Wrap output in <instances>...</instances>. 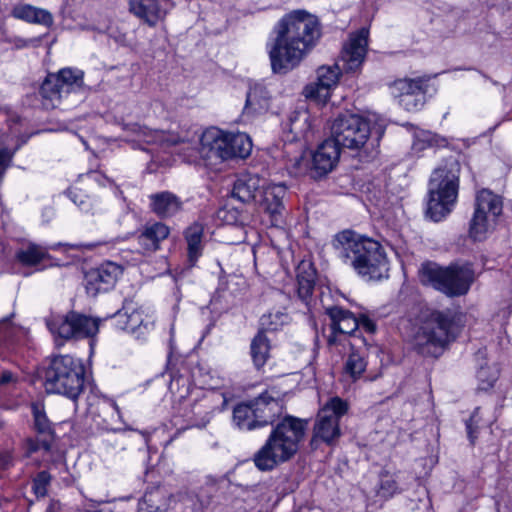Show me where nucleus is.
<instances>
[{
    "mask_svg": "<svg viewBox=\"0 0 512 512\" xmlns=\"http://www.w3.org/2000/svg\"><path fill=\"white\" fill-rule=\"evenodd\" d=\"M322 35L318 17L306 10H293L277 24V36L269 50L274 73L286 74L296 68L317 45Z\"/></svg>",
    "mask_w": 512,
    "mask_h": 512,
    "instance_id": "nucleus-1",
    "label": "nucleus"
},
{
    "mask_svg": "<svg viewBox=\"0 0 512 512\" xmlns=\"http://www.w3.org/2000/svg\"><path fill=\"white\" fill-rule=\"evenodd\" d=\"M337 257L369 280L388 277L389 264L382 245L351 231L338 233L333 240Z\"/></svg>",
    "mask_w": 512,
    "mask_h": 512,
    "instance_id": "nucleus-2",
    "label": "nucleus"
},
{
    "mask_svg": "<svg viewBox=\"0 0 512 512\" xmlns=\"http://www.w3.org/2000/svg\"><path fill=\"white\" fill-rule=\"evenodd\" d=\"M368 36L369 31L366 28L350 34L338 62L320 66L316 71V81L305 86L303 95L318 103H326L331 96V90L338 83L341 72H356L361 68L367 53Z\"/></svg>",
    "mask_w": 512,
    "mask_h": 512,
    "instance_id": "nucleus-3",
    "label": "nucleus"
},
{
    "mask_svg": "<svg viewBox=\"0 0 512 512\" xmlns=\"http://www.w3.org/2000/svg\"><path fill=\"white\" fill-rule=\"evenodd\" d=\"M308 421L286 415L272 428L263 446L254 454L253 462L260 471H271L291 460L303 442Z\"/></svg>",
    "mask_w": 512,
    "mask_h": 512,
    "instance_id": "nucleus-4",
    "label": "nucleus"
},
{
    "mask_svg": "<svg viewBox=\"0 0 512 512\" xmlns=\"http://www.w3.org/2000/svg\"><path fill=\"white\" fill-rule=\"evenodd\" d=\"M43 385L47 393L77 401L84 389L85 367L70 354H53L43 361Z\"/></svg>",
    "mask_w": 512,
    "mask_h": 512,
    "instance_id": "nucleus-5",
    "label": "nucleus"
},
{
    "mask_svg": "<svg viewBox=\"0 0 512 512\" xmlns=\"http://www.w3.org/2000/svg\"><path fill=\"white\" fill-rule=\"evenodd\" d=\"M375 116H361L358 114L344 113L337 116L331 124V137L340 147L354 151L363 150L370 154L379 144L382 131H377V136H372V124Z\"/></svg>",
    "mask_w": 512,
    "mask_h": 512,
    "instance_id": "nucleus-6",
    "label": "nucleus"
},
{
    "mask_svg": "<svg viewBox=\"0 0 512 512\" xmlns=\"http://www.w3.org/2000/svg\"><path fill=\"white\" fill-rule=\"evenodd\" d=\"M418 275L422 284L430 285L450 297L466 294L474 281V271L468 263H454L444 268L426 262L421 265Z\"/></svg>",
    "mask_w": 512,
    "mask_h": 512,
    "instance_id": "nucleus-7",
    "label": "nucleus"
},
{
    "mask_svg": "<svg viewBox=\"0 0 512 512\" xmlns=\"http://www.w3.org/2000/svg\"><path fill=\"white\" fill-rule=\"evenodd\" d=\"M458 163L436 168L429 182L426 215L433 221L443 220L452 211L458 196Z\"/></svg>",
    "mask_w": 512,
    "mask_h": 512,
    "instance_id": "nucleus-8",
    "label": "nucleus"
},
{
    "mask_svg": "<svg viewBox=\"0 0 512 512\" xmlns=\"http://www.w3.org/2000/svg\"><path fill=\"white\" fill-rule=\"evenodd\" d=\"M461 329L460 322L413 323L410 342L419 354L436 358L456 339Z\"/></svg>",
    "mask_w": 512,
    "mask_h": 512,
    "instance_id": "nucleus-9",
    "label": "nucleus"
},
{
    "mask_svg": "<svg viewBox=\"0 0 512 512\" xmlns=\"http://www.w3.org/2000/svg\"><path fill=\"white\" fill-rule=\"evenodd\" d=\"M200 153L203 157L220 160L246 158L252 151V142L245 133H227L212 127L205 130L200 138Z\"/></svg>",
    "mask_w": 512,
    "mask_h": 512,
    "instance_id": "nucleus-10",
    "label": "nucleus"
},
{
    "mask_svg": "<svg viewBox=\"0 0 512 512\" xmlns=\"http://www.w3.org/2000/svg\"><path fill=\"white\" fill-rule=\"evenodd\" d=\"M503 214V198L483 188L476 192L468 235L473 241L486 240L497 228Z\"/></svg>",
    "mask_w": 512,
    "mask_h": 512,
    "instance_id": "nucleus-11",
    "label": "nucleus"
},
{
    "mask_svg": "<svg viewBox=\"0 0 512 512\" xmlns=\"http://www.w3.org/2000/svg\"><path fill=\"white\" fill-rule=\"evenodd\" d=\"M348 411V403L339 397L331 398L318 412L314 422L310 446L317 449L321 443L332 446L341 436L339 421Z\"/></svg>",
    "mask_w": 512,
    "mask_h": 512,
    "instance_id": "nucleus-12",
    "label": "nucleus"
},
{
    "mask_svg": "<svg viewBox=\"0 0 512 512\" xmlns=\"http://www.w3.org/2000/svg\"><path fill=\"white\" fill-rule=\"evenodd\" d=\"M83 76V71L69 67L57 73H49L40 88L43 106L46 109L56 108L62 98L81 89Z\"/></svg>",
    "mask_w": 512,
    "mask_h": 512,
    "instance_id": "nucleus-13",
    "label": "nucleus"
},
{
    "mask_svg": "<svg viewBox=\"0 0 512 512\" xmlns=\"http://www.w3.org/2000/svg\"><path fill=\"white\" fill-rule=\"evenodd\" d=\"M122 274V268L114 262H105L84 275V286L88 295L95 297L110 291Z\"/></svg>",
    "mask_w": 512,
    "mask_h": 512,
    "instance_id": "nucleus-14",
    "label": "nucleus"
},
{
    "mask_svg": "<svg viewBox=\"0 0 512 512\" xmlns=\"http://www.w3.org/2000/svg\"><path fill=\"white\" fill-rule=\"evenodd\" d=\"M99 322H47L56 347L67 341L93 337L98 333Z\"/></svg>",
    "mask_w": 512,
    "mask_h": 512,
    "instance_id": "nucleus-15",
    "label": "nucleus"
},
{
    "mask_svg": "<svg viewBox=\"0 0 512 512\" xmlns=\"http://www.w3.org/2000/svg\"><path fill=\"white\" fill-rule=\"evenodd\" d=\"M267 179L258 174L242 173L234 182L232 195L242 203H258L262 189L265 188Z\"/></svg>",
    "mask_w": 512,
    "mask_h": 512,
    "instance_id": "nucleus-16",
    "label": "nucleus"
},
{
    "mask_svg": "<svg viewBox=\"0 0 512 512\" xmlns=\"http://www.w3.org/2000/svg\"><path fill=\"white\" fill-rule=\"evenodd\" d=\"M250 402L259 428L273 424L283 413L284 407L281 400L273 397L268 391Z\"/></svg>",
    "mask_w": 512,
    "mask_h": 512,
    "instance_id": "nucleus-17",
    "label": "nucleus"
},
{
    "mask_svg": "<svg viewBox=\"0 0 512 512\" xmlns=\"http://www.w3.org/2000/svg\"><path fill=\"white\" fill-rule=\"evenodd\" d=\"M287 187L284 183H268L262 189L258 203L270 214L273 222H278L284 211L283 199L286 196Z\"/></svg>",
    "mask_w": 512,
    "mask_h": 512,
    "instance_id": "nucleus-18",
    "label": "nucleus"
},
{
    "mask_svg": "<svg viewBox=\"0 0 512 512\" xmlns=\"http://www.w3.org/2000/svg\"><path fill=\"white\" fill-rule=\"evenodd\" d=\"M340 157V146L331 137L323 141L313 154L312 167L314 171L319 175H326L331 172Z\"/></svg>",
    "mask_w": 512,
    "mask_h": 512,
    "instance_id": "nucleus-19",
    "label": "nucleus"
},
{
    "mask_svg": "<svg viewBox=\"0 0 512 512\" xmlns=\"http://www.w3.org/2000/svg\"><path fill=\"white\" fill-rule=\"evenodd\" d=\"M392 308L384 306L375 310H368L363 307H357L356 311H350L341 306L335 305L326 309L330 320H378L391 316Z\"/></svg>",
    "mask_w": 512,
    "mask_h": 512,
    "instance_id": "nucleus-20",
    "label": "nucleus"
},
{
    "mask_svg": "<svg viewBox=\"0 0 512 512\" xmlns=\"http://www.w3.org/2000/svg\"><path fill=\"white\" fill-rule=\"evenodd\" d=\"M284 133L286 140L289 142L300 140L308 141L312 134L309 112L304 109L292 112L289 115L288 121L285 123Z\"/></svg>",
    "mask_w": 512,
    "mask_h": 512,
    "instance_id": "nucleus-21",
    "label": "nucleus"
},
{
    "mask_svg": "<svg viewBox=\"0 0 512 512\" xmlns=\"http://www.w3.org/2000/svg\"><path fill=\"white\" fill-rule=\"evenodd\" d=\"M10 14L15 19L45 27H51L54 22L53 15L48 10L26 3L15 4Z\"/></svg>",
    "mask_w": 512,
    "mask_h": 512,
    "instance_id": "nucleus-22",
    "label": "nucleus"
},
{
    "mask_svg": "<svg viewBox=\"0 0 512 512\" xmlns=\"http://www.w3.org/2000/svg\"><path fill=\"white\" fill-rule=\"evenodd\" d=\"M129 10L151 27L166 16V11L161 8L158 0H130Z\"/></svg>",
    "mask_w": 512,
    "mask_h": 512,
    "instance_id": "nucleus-23",
    "label": "nucleus"
},
{
    "mask_svg": "<svg viewBox=\"0 0 512 512\" xmlns=\"http://www.w3.org/2000/svg\"><path fill=\"white\" fill-rule=\"evenodd\" d=\"M316 270L310 262L302 261L297 267V294L309 310L314 291Z\"/></svg>",
    "mask_w": 512,
    "mask_h": 512,
    "instance_id": "nucleus-24",
    "label": "nucleus"
},
{
    "mask_svg": "<svg viewBox=\"0 0 512 512\" xmlns=\"http://www.w3.org/2000/svg\"><path fill=\"white\" fill-rule=\"evenodd\" d=\"M270 95L266 87L261 83L250 85L246 96L244 113L247 115L261 114L268 110Z\"/></svg>",
    "mask_w": 512,
    "mask_h": 512,
    "instance_id": "nucleus-25",
    "label": "nucleus"
},
{
    "mask_svg": "<svg viewBox=\"0 0 512 512\" xmlns=\"http://www.w3.org/2000/svg\"><path fill=\"white\" fill-rule=\"evenodd\" d=\"M151 209L160 217H170L181 209L180 199L173 193L164 191L150 196Z\"/></svg>",
    "mask_w": 512,
    "mask_h": 512,
    "instance_id": "nucleus-26",
    "label": "nucleus"
},
{
    "mask_svg": "<svg viewBox=\"0 0 512 512\" xmlns=\"http://www.w3.org/2000/svg\"><path fill=\"white\" fill-rule=\"evenodd\" d=\"M169 235V228L163 223H154L144 228L138 237L140 246L146 251H155L161 241Z\"/></svg>",
    "mask_w": 512,
    "mask_h": 512,
    "instance_id": "nucleus-27",
    "label": "nucleus"
},
{
    "mask_svg": "<svg viewBox=\"0 0 512 512\" xmlns=\"http://www.w3.org/2000/svg\"><path fill=\"white\" fill-rule=\"evenodd\" d=\"M429 81L430 77L428 76L397 79L390 85V92L394 98L405 94L427 92Z\"/></svg>",
    "mask_w": 512,
    "mask_h": 512,
    "instance_id": "nucleus-28",
    "label": "nucleus"
},
{
    "mask_svg": "<svg viewBox=\"0 0 512 512\" xmlns=\"http://www.w3.org/2000/svg\"><path fill=\"white\" fill-rule=\"evenodd\" d=\"M131 130L137 134L138 140L144 141L146 143H158L163 146L178 145L180 143H184V141L179 136L168 134L164 131L151 130L138 124H133L131 126Z\"/></svg>",
    "mask_w": 512,
    "mask_h": 512,
    "instance_id": "nucleus-29",
    "label": "nucleus"
},
{
    "mask_svg": "<svg viewBox=\"0 0 512 512\" xmlns=\"http://www.w3.org/2000/svg\"><path fill=\"white\" fill-rule=\"evenodd\" d=\"M203 231L204 228L199 223H194L189 226L185 232V240L187 243V256L188 261L191 265H194L199 257L202 255L203 251Z\"/></svg>",
    "mask_w": 512,
    "mask_h": 512,
    "instance_id": "nucleus-30",
    "label": "nucleus"
},
{
    "mask_svg": "<svg viewBox=\"0 0 512 512\" xmlns=\"http://www.w3.org/2000/svg\"><path fill=\"white\" fill-rule=\"evenodd\" d=\"M403 489L400 487L398 475L383 470L379 474V483L376 488V495L381 499L388 500L397 494H400Z\"/></svg>",
    "mask_w": 512,
    "mask_h": 512,
    "instance_id": "nucleus-31",
    "label": "nucleus"
},
{
    "mask_svg": "<svg viewBox=\"0 0 512 512\" xmlns=\"http://www.w3.org/2000/svg\"><path fill=\"white\" fill-rule=\"evenodd\" d=\"M270 344L264 331H259L253 338L250 346V354L257 369L262 368L269 358Z\"/></svg>",
    "mask_w": 512,
    "mask_h": 512,
    "instance_id": "nucleus-32",
    "label": "nucleus"
},
{
    "mask_svg": "<svg viewBox=\"0 0 512 512\" xmlns=\"http://www.w3.org/2000/svg\"><path fill=\"white\" fill-rule=\"evenodd\" d=\"M251 402L238 404L233 410V421L241 430H253L258 427Z\"/></svg>",
    "mask_w": 512,
    "mask_h": 512,
    "instance_id": "nucleus-33",
    "label": "nucleus"
},
{
    "mask_svg": "<svg viewBox=\"0 0 512 512\" xmlns=\"http://www.w3.org/2000/svg\"><path fill=\"white\" fill-rule=\"evenodd\" d=\"M171 495L162 488H154L145 493L143 504L147 506L149 512L166 511L170 507Z\"/></svg>",
    "mask_w": 512,
    "mask_h": 512,
    "instance_id": "nucleus-34",
    "label": "nucleus"
},
{
    "mask_svg": "<svg viewBox=\"0 0 512 512\" xmlns=\"http://www.w3.org/2000/svg\"><path fill=\"white\" fill-rule=\"evenodd\" d=\"M448 141L440 135L428 130H417L414 133L413 150L420 152L431 147H445Z\"/></svg>",
    "mask_w": 512,
    "mask_h": 512,
    "instance_id": "nucleus-35",
    "label": "nucleus"
},
{
    "mask_svg": "<svg viewBox=\"0 0 512 512\" xmlns=\"http://www.w3.org/2000/svg\"><path fill=\"white\" fill-rule=\"evenodd\" d=\"M169 390L174 396L175 401L182 402L192 394H203L198 388H191L189 379L185 376L178 375L171 379Z\"/></svg>",
    "mask_w": 512,
    "mask_h": 512,
    "instance_id": "nucleus-36",
    "label": "nucleus"
},
{
    "mask_svg": "<svg viewBox=\"0 0 512 512\" xmlns=\"http://www.w3.org/2000/svg\"><path fill=\"white\" fill-rule=\"evenodd\" d=\"M341 322H330L328 325L329 335L327 336V341L329 344H335L338 340L339 334H348L352 335L354 331L358 328L359 324H362L365 329L371 333L376 330L375 322H347L348 324H352V327L346 326V328H342L340 326Z\"/></svg>",
    "mask_w": 512,
    "mask_h": 512,
    "instance_id": "nucleus-37",
    "label": "nucleus"
},
{
    "mask_svg": "<svg viewBox=\"0 0 512 512\" xmlns=\"http://www.w3.org/2000/svg\"><path fill=\"white\" fill-rule=\"evenodd\" d=\"M47 251L36 244H29L16 252V259L25 266H35L47 257Z\"/></svg>",
    "mask_w": 512,
    "mask_h": 512,
    "instance_id": "nucleus-38",
    "label": "nucleus"
},
{
    "mask_svg": "<svg viewBox=\"0 0 512 512\" xmlns=\"http://www.w3.org/2000/svg\"><path fill=\"white\" fill-rule=\"evenodd\" d=\"M200 394H195L194 402L191 406V412L197 417V420L203 424V426L209 422L211 414L213 412V406L209 398L206 395H202L199 399Z\"/></svg>",
    "mask_w": 512,
    "mask_h": 512,
    "instance_id": "nucleus-39",
    "label": "nucleus"
},
{
    "mask_svg": "<svg viewBox=\"0 0 512 512\" xmlns=\"http://www.w3.org/2000/svg\"><path fill=\"white\" fill-rule=\"evenodd\" d=\"M499 376V371L495 366H481L476 374L478 380V390L488 391L491 389Z\"/></svg>",
    "mask_w": 512,
    "mask_h": 512,
    "instance_id": "nucleus-40",
    "label": "nucleus"
},
{
    "mask_svg": "<svg viewBox=\"0 0 512 512\" xmlns=\"http://www.w3.org/2000/svg\"><path fill=\"white\" fill-rule=\"evenodd\" d=\"M118 331L130 335L136 340L141 339L150 331L149 322H118L116 326Z\"/></svg>",
    "mask_w": 512,
    "mask_h": 512,
    "instance_id": "nucleus-41",
    "label": "nucleus"
},
{
    "mask_svg": "<svg viewBox=\"0 0 512 512\" xmlns=\"http://www.w3.org/2000/svg\"><path fill=\"white\" fill-rule=\"evenodd\" d=\"M427 92L412 93L410 95L405 94L400 97H396L398 104L408 112H415L420 110L426 101L425 94Z\"/></svg>",
    "mask_w": 512,
    "mask_h": 512,
    "instance_id": "nucleus-42",
    "label": "nucleus"
},
{
    "mask_svg": "<svg viewBox=\"0 0 512 512\" xmlns=\"http://www.w3.org/2000/svg\"><path fill=\"white\" fill-rule=\"evenodd\" d=\"M366 368L364 358L357 352H352L345 364V370L353 379H357Z\"/></svg>",
    "mask_w": 512,
    "mask_h": 512,
    "instance_id": "nucleus-43",
    "label": "nucleus"
},
{
    "mask_svg": "<svg viewBox=\"0 0 512 512\" xmlns=\"http://www.w3.org/2000/svg\"><path fill=\"white\" fill-rule=\"evenodd\" d=\"M68 196L73 201L81 211L85 213H95L93 199L79 190L73 189L68 191Z\"/></svg>",
    "mask_w": 512,
    "mask_h": 512,
    "instance_id": "nucleus-44",
    "label": "nucleus"
},
{
    "mask_svg": "<svg viewBox=\"0 0 512 512\" xmlns=\"http://www.w3.org/2000/svg\"><path fill=\"white\" fill-rule=\"evenodd\" d=\"M51 482V476L47 471L39 472L32 481V490L38 498L45 497Z\"/></svg>",
    "mask_w": 512,
    "mask_h": 512,
    "instance_id": "nucleus-45",
    "label": "nucleus"
},
{
    "mask_svg": "<svg viewBox=\"0 0 512 512\" xmlns=\"http://www.w3.org/2000/svg\"><path fill=\"white\" fill-rule=\"evenodd\" d=\"M51 443L52 437L47 434L43 435V437L28 438L25 443L27 454L30 455L40 450L49 451Z\"/></svg>",
    "mask_w": 512,
    "mask_h": 512,
    "instance_id": "nucleus-46",
    "label": "nucleus"
},
{
    "mask_svg": "<svg viewBox=\"0 0 512 512\" xmlns=\"http://www.w3.org/2000/svg\"><path fill=\"white\" fill-rule=\"evenodd\" d=\"M32 411L36 430L43 435H51L50 422L41 407L34 404L32 406Z\"/></svg>",
    "mask_w": 512,
    "mask_h": 512,
    "instance_id": "nucleus-47",
    "label": "nucleus"
},
{
    "mask_svg": "<svg viewBox=\"0 0 512 512\" xmlns=\"http://www.w3.org/2000/svg\"><path fill=\"white\" fill-rule=\"evenodd\" d=\"M127 317L128 319L142 318L143 311L139 310L138 305L133 300H125L122 308L118 309L110 317Z\"/></svg>",
    "mask_w": 512,
    "mask_h": 512,
    "instance_id": "nucleus-48",
    "label": "nucleus"
},
{
    "mask_svg": "<svg viewBox=\"0 0 512 512\" xmlns=\"http://www.w3.org/2000/svg\"><path fill=\"white\" fill-rule=\"evenodd\" d=\"M104 447L107 453L116 455L118 452L126 450V442L123 439H106Z\"/></svg>",
    "mask_w": 512,
    "mask_h": 512,
    "instance_id": "nucleus-49",
    "label": "nucleus"
},
{
    "mask_svg": "<svg viewBox=\"0 0 512 512\" xmlns=\"http://www.w3.org/2000/svg\"><path fill=\"white\" fill-rule=\"evenodd\" d=\"M13 155L14 151L11 152L7 148H0V180L2 179L6 169L8 168Z\"/></svg>",
    "mask_w": 512,
    "mask_h": 512,
    "instance_id": "nucleus-50",
    "label": "nucleus"
},
{
    "mask_svg": "<svg viewBox=\"0 0 512 512\" xmlns=\"http://www.w3.org/2000/svg\"><path fill=\"white\" fill-rule=\"evenodd\" d=\"M17 376L9 370L0 371V387L5 388L17 383Z\"/></svg>",
    "mask_w": 512,
    "mask_h": 512,
    "instance_id": "nucleus-51",
    "label": "nucleus"
},
{
    "mask_svg": "<svg viewBox=\"0 0 512 512\" xmlns=\"http://www.w3.org/2000/svg\"><path fill=\"white\" fill-rule=\"evenodd\" d=\"M14 465V457L11 451L0 452V470H7Z\"/></svg>",
    "mask_w": 512,
    "mask_h": 512,
    "instance_id": "nucleus-52",
    "label": "nucleus"
},
{
    "mask_svg": "<svg viewBox=\"0 0 512 512\" xmlns=\"http://www.w3.org/2000/svg\"><path fill=\"white\" fill-rule=\"evenodd\" d=\"M40 42L39 38H32V39H24V38H15L14 39V45L16 48H26L29 46H37Z\"/></svg>",
    "mask_w": 512,
    "mask_h": 512,
    "instance_id": "nucleus-53",
    "label": "nucleus"
},
{
    "mask_svg": "<svg viewBox=\"0 0 512 512\" xmlns=\"http://www.w3.org/2000/svg\"><path fill=\"white\" fill-rule=\"evenodd\" d=\"M62 320H100L99 318H92L90 316H86L84 314H80L74 311L69 312L67 315L64 316Z\"/></svg>",
    "mask_w": 512,
    "mask_h": 512,
    "instance_id": "nucleus-54",
    "label": "nucleus"
},
{
    "mask_svg": "<svg viewBox=\"0 0 512 512\" xmlns=\"http://www.w3.org/2000/svg\"><path fill=\"white\" fill-rule=\"evenodd\" d=\"M472 424H473V417H471L469 419V421H467V423H466V429H467L468 437H469L471 443L473 444L475 436H474V431H473Z\"/></svg>",
    "mask_w": 512,
    "mask_h": 512,
    "instance_id": "nucleus-55",
    "label": "nucleus"
},
{
    "mask_svg": "<svg viewBox=\"0 0 512 512\" xmlns=\"http://www.w3.org/2000/svg\"><path fill=\"white\" fill-rule=\"evenodd\" d=\"M187 150H188L187 160H191L194 157H196L197 150H196V148L191 147L189 143L187 144Z\"/></svg>",
    "mask_w": 512,
    "mask_h": 512,
    "instance_id": "nucleus-56",
    "label": "nucleus"
},
{
    "mask_svg": "<svg viewBox=\"0 0 512 512\" xmlns=\"http://www.w3.org/2000/svg\"><path fill=\"white\" fill-rule=\"evenodd\" d=\"M284 315H285V313H284V312H282V311L278 310V311H276V312H274V313H273V312H269L267 316H268L269 318H272V317L280 318V317H282V316H284Z\"/></svg>",
    "mask_w": 512,
    "mask_h": 512,
    "instance_id": "nucleus-57",
    "label": "nucleus"
},
{
    "mask_svg": "<svg viewBox=\"0 0 512 512\" xmlns=\"http://www.w3.org/2000/svg\"><path fill=\"white\" fill-rule=\"evenodd\" d=\"M511 312H512V308L509 307L508 311L507 312H504L502 317H509L511 315Z\"/></svg>",
    "mask_w": 512,
    "mask_h": 512,
    "instance_id": "nucleus-58",
    "label": "nucleus"
},
{
    "mask_svg": "<svg viewBox=\"0 0 512 512\" xmlns=\"http://www.w3.org/2000/svg\"><path fill=\"white\" fill-rule=\"evenodd\" d=\"M90 177H91L92 179L96 180V181L98 180V174H97V173H95V172H94V173H91V174H90Z\"/></svg>",
    "mask_w": 512,
    "mask_h": 512,
    "instance_id": "nucleus-59",
    "label": "nucleus"
},
{
    "mask_svg": "<svg viewBox=\"0 0 512 512\" xmlns=\"http://www.w3.org/2000/svg\"><path fill=\"white\" fill-rule=\"evenodd\" d=\"M113 408L115 409V411L120 414V410H119V407L116 403H113Z\"/></svg>",
    "mask_w": 512,
    "mask_h": 512,
    "instance_id": "nucleus-60",
    "label": "nucleus"
},
{
    "mask_svg": "<svg viewBox=\"0 0 512 512\" xmlns=\"http://www.w3.org/2000/svg\"><path fill=\"white\" fill-rule=\"evenodd\" d=\"M14 315H11L10 317H4L2 320L3 321H6V320H11L10 318L13 317Z\"/></svg>",
    "mask_w": 512,
    "mask_h": 512,
    "instance_id": "nucleus-61",
    "label": "nucleus"
},
{
    "mask_svg": "<svg viewBox=\"0 0 512 512\" xmlns=\"http://www.w3.org/2000/svg\"><path fill=\"white\" fill-rule=\"evenodd\" d=\"M185 502H193V499L187 498V499H185Z\"/></svg>",
    "mask_w": 512,
    "mask_h": 512,
    "instance_id": "nucleus-62",
    "label": "nucleus"
},
{
    "mask_svg": "<svg viewBox=\"0 0 512 512\" xmlns=\"http://www.w3.org/2000/svg\"><path fill=\"white\" fill-rule=\"evenodd\" d=\"M433 320L438 321V320H442V319L437 317V318H434Z\"/></svg>",
    "mask_w": 512,
    "mask_h": 512,
    "instance_id": "nucleus-63",
    "label": "nucleus"
}]
</instances>
